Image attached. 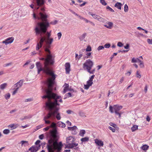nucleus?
Instances as JSON below:
<instances>
[{
	"label": "nucleus",
	"instance_id": "obj_1",
	"mask_svg": "<svg viewBox=\"0 0 152 152\" xmlns=\"http://www.w3.org/2000/svg\"><path fill=\"white\" fill-rule=\"evenodd\" d=\"M33 17L34 19H41L42 22L38 23L34 29L36 35H39L40 38L39 41L37 42L36 47V50H39L43 45L45 41L46 43L45 50L49 51L48 48L51 47V45L53 41V39L50 38L51 35L50 31L49 32L47 31L50 26V23L48 21L47 18V16L45 14L40 12L39 14L36 16L34 13H33Z\"/></svg>",
	"mask_w": 152,
	"mask_h": 152
},
{
	"label": "nucleus",
	"instance_id": "obj_2",
	"mask_svg": "<svg viewBox=\"0 0 152 152\" xmlns=\"http://www.w3.org/2000/svg\"><path fill=\"white\" fill-rule=\"evenodd\" d=\"M46 43L43 47L45 51L47 53H49L47 54V57L45 59V61L44 63V67L37 69L38 73L39 74L40 72L43 71L47 75L51 77H49L47 80L45 82V83L47 86V88L45 89L44 91L46 94L45 95H57L52 92V88L55 84V80L56 77V75L51 71L50 66L53 64L54 61V59L52 58V56L50 52L49 49L50 47L48 48L49 51H46L45 50Z\"/></svg>",
	"mask_w": 152,
	"mask_h": 152
},
{
	"label": "nucleus",
	"instance_id": "obj_3",
	"mask_svg": "<svg viewBox=\"0 0 152 152\" xmlns=\"http://www.w3.org/2000/svg\"><path fill=\"white\" fill-rule=\"evenodd\" d=\"M42 98L48 99L46 106L49 110L57 107V106L59 105L58 103V102H61L62 101L60 96H43Z\"/></svg>",
	"mask_w": 152,
	"mask_h": 152
},
{
	"label": "nucleus",
	"instance_id": "obj_4",
	"mask_svg": "<svg viewBox=\"0 0 152 152\" xmlns=\"http://www.w3.org/2000/svg\"><path fill=\"white\" fill-rule=\"evenodd\" d=\"M49 126H50V128L51 127L53 128V129L52 130L50 131L49 135L50 139L48 141V143H52L54 141H57L58 140L56 124L54 122H53Z\"/></svg>",
	"mask_w": 152,
	"mask_h": 152
},
{
	"label": "nucleus",
	"instance_id": "obj_5",
	"mask_svg": "<svg viewBox=\"0 0 152 152\" xmlns=\"http://www.w3.org/2000/svg\"><path fill=\"white\" fill-rule=\"evenodd\" d=\"M48 143L47 146L48 152H54L56 150L59 152L61 151L63 145L61 142L58 143L57 141H54L52 143Z\"/></svg>",
	"mask_w": 152,
	"mask_h": 152
},
{
	"label": "nucleus",
	"instance_id": "obj_6",
	"mask_svg": "<svg viewBox=\"0 0 152 152\" xmlns=\"http://www.w3.org/2000/svg\"><path fill=\"white\" fill-rule=\"evenodd\" d=\"M93 65V62L90 59H88L86 62L83 64V67L85 70L87 71H89L91 70Z\"/></svg>",
	"mask_w": 152,
	"mask_h": 152
},
{
	"label": "nucleus",
	"instance_id": "obj_7",
	"mask_svg": "<svg viewBox=\"0 0 152 152\" xmlns=\"http://www.w3.org/2000/svg\"><path fill=\"white\" fill-rule=\"evenodd\" d=\"M122 108V106H119L118 105H114L113 107L110 105L109 107V111L111 113H113L114 112L113 109L114 111H117L120 110Z\"/></svg>",
	"mask_w": 152,
	"mask_h": 152
},
{
	"label": "nucleus",
	"instance_id": "obj_8",
	"mask_svg": "<svg viewBox=\"0 0 152 152\" xmlns=\"http://www.w3.org/2000/svg\"><path fill=\"white\" fill-rule=\"evenodd\" d=\"M59 107H55V108L53 109V116H55L56 115V117L57 120H60L61 119V117L60 113L58 112L59 110Z\"/></svg>",
	"mask_w": 152,
	"mask_h": 152
},
{
	"label": "nucleus",
	"instance_id": "obj_9",
	"mask_svg": "<svg viewBox=\"0 0 152 152\" xmlns=\"http://www.w3.org/2000/svg\"><path fill=\"white\" fill-rule=\"evenodd\" d=\"M88 14L92 16L94 18L97 20L99 21L102 22H104L105 21V19H104L95 14H93L92 12H89Z\"/></svg>",
	"mask_w": 152,
	"mask_h": 152
},
{
	"label": "nucleus",
	"instance_id": "obj_10",
	"mask_svg": "<svg viewBox=\"0 0 152 152\" xmlns=\"http://www.w3.org/2000/svg\"><path fill=\"white\" fill-rule=\"evenodd\" d=\"M94 76L95 75H94L91 76L89 80L87 81V84L84 85V88L85 89H88L89 87L92 85L93 83V80Z\"/></svg>",
	"mask_w": 152,
	"mask_h": 152
},
{
	"label": "nucleus",
	"instance_id": "obj_11",
	"mask_svg": "<svg viewBox=\"0 0 152 152\" xmlns=\"http://www.w3.org/2000/svg\"><path fill=\"white\" fill-rule=\"evenodd\" d=\"M67 129L71 131L72 134L73 135L76 134L77 132V128L75 126H74L72 127H68Z\"/></svg>",
	"mask_w": 152,
	"mask_h": 152
},
{
	"label": "nucleus",
	"instance_id": "obj_12",
	"mask_svg": "<svg viewBox=\"0 0 152 152\" xmlns=\"http://www.w3.org/2000/svg\"><path fill=\"white\" fill-rule=\"evenodd\" d=\"M23 81L22 80H19L18 82L12 86V88L18 89L23 85Z\"/></svg>",
	"mask_w": 152,
	"mask_h": 152
},
{
	"label": "nucleus",
	"instance_id": "obj_13",
	"mask_svg": "<svg viewBox=\"0 0 152 152\" xmlns=\"http://www.w3.org/2000/svg\"><path fill=\"white\" fill-rule=\"evenodd\" d=\"M14 40V39L12 37H9L7 38L4 41H3L2 43L5 44L6 45H7L8 44L12 43L13 42Z\"/></svg>",
	"mask_w": 152,
	"mask_h": 152
},
{
	"label": "nucleus",
	"instance_id": "obj_14",
	"mask_svg": "<svg viewBox=\"0 0 152 152\" xmlns=\"http://www.w3.org/2000/svg\"><path fill=\"white\" fill-rule=\"evenodd\" d=\"M40 148V145H39L38 146H32L28 150L31 152H36Z\"/></svg>",
	"mask_w": 152,
	"mask_h": 152
},
{
	"label": "nucleus",
	"instance_id": "obj_15",
	"mask_svg": "<svg viewBox=\"0 0 152 152\" xmlns=\"http://www.w3.org/2000/svg\"><path fill=\"white\" fill-rule=\"evenodd\" d=\"M75 141V139L72 137L69 136L66 138V142L68 143V146H69L70 144L73 143Z\"/></svg>",
	"mask_w": 152,
	"mask_h": 152
},
{
	"label": "nucleus",
	"instance_id": "obj_16",
	"mask_svg": "<svg viewBox=\"0 0 152 152\" xmlns=\"http://www.w3.org/2000/svg\"><path fill=\"white\" fill-rule=\"evenodd\" d=\"M37 6L39 7L42 6L45 3V0H36Z\"/></svg>",
	"mask_w": 152,
	"mask_h": 152
},
{
	"label": "nucleus",
	"instance_id": "obj_17",
	"mask_svg": "<svg viewBox=\"0 0 152 152\" xmlns=\"http://www.w3.org/2000/svg\"><path fill=\"white\" fill-rule=\"evenodd\" d=\"M65 66L66 73L69 74L70 71V64L69 63H66L65 65Z\"/></svg>",
	"mask_w": 152,
	"mask_h": 152
},
{
	"label": "nucleus",
	"instance_id": "obj_18",
	"mask_svg": "<svg viewBox=\"0 0 152 152\" xmlns=\"http://www.w3.org/2000/svg\"><path fill=\"white\" fill-rule=\"evenodd\" d=\"M50 110V111H49L48 114L44 117V119H48L50 118L51 116H53V109Z\"/></svg>",
	"mask_w": 152,
	"mask_h": 152
},
{
	"label": "nucleus",
	"instance_id": "obj_19",
	"mask_svg": "<svg viewBox=\"0 0 152 152\" xmlns=\"http://www.w3.org/2000/svg\"><path fill=\"white\" fill-rule=\"evenodd\" d=\"M94 140L95 143L98 145L99 146H103L104 145L103 142L97 139H95Z\"/></svg>",
	"mask_w": 152,
	"mask_h": 152
},
{
	"label": "nucleus",
	"instance_id": "obj_20",
	"mask_svg": "<svg viewBox=\"0 0 152 152\" xmlns=\"http://www.w3.org/2000/svg\"><path fill=\"white\" fill-rule=\"evenodd\" d=\"M23 12L22 10H19L15 12V16L16 17H22L23 15L22 14Z\"/></svg>",
	"mask_w": 152,
	"mask_h": 152
},
{
	"label": "nucleus",
	"instance_id": "obj_21",
	"mask_svg": "<svg viewBox=\"0 0 152 152\" xmlns=\"http://www.w3.org/2000/svg\"><path fill=\"white\" fill-rule=\"evenodd\" d=\"M64 89L63 91V94L69 91H71L69 88V85L68 84L65 83L64 85Z\"/></svg>",
	"mask_w": 152,
	"mask_h": 152
},
{
	"label": "nucleus",
	"instance_id": "obj_22",
	"mask_svg": "<svg viewBox=\"0 0 152 152\" xmlns=\"http://www.w3.org/2000/svg\"><path fill=\"white\" fill-rule=\"evenodd\" d=\"M113 24L111 22H109L106 24L104 25V26L109 29H111L113 26Z\"/></svg>",
	"mask_w": 152,
	"mask_h": 152
},
{
	"label": "nucleus",
	"instance_id": "obj_23",
	"mask_svg": "<svg viewBox=\"0 0 152 152\" xmlns=\"http://www.w3.org/2000/svg\"><path fill=\"white\" fill-rule=\"evenodd\" d=\"M89 138L88 137H86L84 138H82L80 139L81 143L85 142H88L89 140Z\"/></svg>",
	"mask_w": 152,
	"mask_h": 152
},
{
	"label": "nucleus",
	"instance_id": "obj_24",
	"mask_svg": "<svg viewBox=\"0 0 152 152\" xmlns=\"http://www.w3.org/2000/svg\"><path fill=\"white\" fill-rule=\"evenodd\" d=\"M122 5V4L120 2H117L115 5L114 6L115 7L117 8L119 10L121 9V6Z\"/></svg>",
	"mask_w": 152,
	"mask_h": 152
},
{
	"label": "nucleus",
	"instance_id": "obj_25",
	"mask_svg": "<svg viewBox=\"0 0 152 152\" xmlns=\"http://www.w3.org/2000/svg\"><path fill=\"white\" fill-rule=\"evenodd\" d=\"M57 124L58 126L62 128H64L66 126L65 124L61 121L58 122L57 123Z\"/></svg>",
	"mask_w": 152,
	"mask_h": 152
},
{
	"label": "nucleus",
	"instance_id": "obj_26",
	"mask_svg": "<svg viewBox=\"0 0 152 152\" xmlns=\"http://www.w3.org/2000/svg\"><path fill=\"white\" fill-rule=\"evenodd\" d=\"M86 132L85 130L83 129L81 130L79 132V134L80 136L83 137L85 134Z\"/></svg>",
	"mask_w": 152,
	"mask_h": 152
},
{
	"label": "nucleus",
	"instance_id": "obj_27",
	"mask_svg": "<svg viewBox=\"0 0 152 152\" xmlns=\"http://www.w3.org/2000/svg\"><path fill=\"white\" fill-rule=\"evenodd\" d=\"M7 83H5L1 84L0 85V88L1 90H3L5 89L7 86Z\"/></svg>",
	"mask_w": 152,
	"mask_h": 152
},
{
	"label": "nucleus",
	"instance_id": "obj_28",
	"mask_svg": "<svg viewBox=\"0 0 152 152\" xmlns=\"http://www.w3.org/2000/svg\"><path fill=\"white\" fill-rule=\"evenodd\" d=\"M149 146L146 145H142L141 147V149L144 151H146L148 149Z\"/></svg>",
	"mask_w": 152,
	"mask_h": 152
},
{
	"label": "nucleus",
	"instance_id": "obj_29",
	"mask_svg": "<svg viewBox=\"0 0 152 152\" xmlns=\"http://www.w3.org/2000/svg\"><path fill=\"white\" fill-rule=\"evenodd\" d=\"M20 143L21 144L22 146L24 145V146H26L28 145V142L27 141H21Z\"/></svg>",
	"mask_w": 152,
	"mask_h": 152
},
{
	"label": "nucleus",
	"instance_id": "obj_30",
	"mask_svg": "<svg viewBox=\"0 0 152 152\" xmlns=\"http://www.w3.org/2000/svg\"><path fill=\"white\" fill-rule=\"evenodd\" d=\"M138 126L136 125H133L131 128V130L132 132L138 129Z\"/></svg>",
	"mask_w": 152,
	"mask_h": 152
},
{
	"label": "nucleus",
	"instance_id": "obj_31",
	"mask_svg": "<svg viewBox=\"0 0 152 152\" xmlns=\"http://www.w3.org/2000/svg\"><path fill=\"white\" fill-rule=\"evenodd\" d=\"M140 60L138 58H133L132 59V63H136L138 62H139V61H140Z\"/></svg>",
	"mask_w": 152,
	"mask_h": 152
},
{
	"label": "nucleus",
	"instance_id": "obj_32",
	"mask_svg": "<svg viewBox=\"0 0 152 152\" xmlns=\"http://www.w3.org/2000/svg\"><path fill=\"white\" fill-rule=\"evenodd\" d=\"M78 145L77 143H74L73 142L70 144V145L69 146V147L70 148H73L74 147H75L77 146Z\"/></svg>",
	"mask_w": 152,
	"mask_h": 152
},
{
	"label": "nucleus",
	"instance_id": "obj_33",
	"mask_svg": "<svg viewBox=\"0 0 152 152\" xmlns=\"http://www.w3.org/2000/svg\"><path fill=\"white\" fill-rule=\"evenodd\" d=\"M36 66L37 69L42 68V66L40 62H37L36 63Z\"/></svg>",
	"mask_w": 152,
	"mask_h": 152
},
{
	"label": "nucleus",
	"instance_id": "obj_34",
	"mask_svg": "<svg viewBox=\"0 0 152 152\" xmlns=\"http://www.w3.org/2000/svg\"><path fill=\"white\" fill-rule=\"evenodd\" d=\"M12 94L13 95H14L17 94L18 91V89L16 88H12Z\"/></svg>",
	"mask_w": 152,
	"mask_h": 152
},
{
	"label": "nucleus",
	"instance_id": "obj_35",
	"mask_svg": "<svg viewBox=\"0 0 152 152\" xmlns=\"http://www.w3.org/2000/svg\"><path fill=\"white\" fill-rule=\"evenodd\" d=\"M125 49L129 50V44H126V45L124 47ZM129 50H124V52H127Z\"/></svg>",
	"mask_w": 152,
	"mask_h": 152
},
{
	"label": "nucleus",
	"instance_id": "obj_36",
	"mask_svg": "<svg viewBox=\"0 0 152 152\" xmlns=\"http://www.w3.org/2000/svg\"><path fill=\"white\" fill-rule=\"evenodd\" d=\"M31 115H29L28 116H25L24 118H20L21 120H23L24 119H27L31 118Z\"/></svg>",
	"mask_w": 152,
	"mask_h": 152
},
{
	"label": "nucleus",
	"instance_id": "obj_37",
	"mask_svg": "<svg viewBox=\"0 0 152 152\" xmlns=\"http://www.w3.org/2000/svg\"><path fill=\"white\" fill-rule=\"evenodd\" d=\"M92 50L91 47L90 45H88L87 46V48L86 49V52H90Z\"/></svg>",
	"mask_w": 152,
	"mask_h": 152
},
{
	"label": "nucleus",
	"instance_id": "obj_38",
	"mask_svg": "<svg viewBox=\"0 0 152 152\" xmlns=\"http://www.w3.org/2000/svg\"><path fill=\"white\" fill-rule=\"evenodd\" d=\"M9 126H10L11 128H12V127H14L13 129H15L18 127V124H15H15H10V125H9Z\"/></svg>",
	"mask_w": 152,
	"mask_h": 152
},
{
	"label": "nucleus",
	"instance_id": "obj_39",
	"mask_svg": "<svg viewBox=\"0 0 152 152\" xmlns=\"http://www.w3.org/2000/svg\"><path fill=\"white\" fill-rule=\"evenodd\" d=\"M139 62L140 63L139 65L140 67L141 68H143L144 66L143 62L140 60Z\"/></svg>",
	"mask_w": 152,
	"mask_h": 152
},
{
	"label": "nucleus",
	"instance_id": "obj_40",
	"mask_svg": "<svg viewBox=\"0 0 152 152\" xmlns=\"http://www.w3.org/2000/svg\"><path fill=\"white\" fill-rule=\"evenodd\" d=\"M147 41L148 44L152 45V39L149 38L147 39Z\"/></svg>",
	"mask_w": 152,
	"mask_h": 152
},
{
	"label": "nucleus",
	"instance_id": "obj_41",
	"mask_svg": "<svg viewBox=\"0 0 152 152\" xmlns=\"http://www.w3.org/2000/svg\"><path fill=\"white\" fill-rule=\"evenodd\" d=\"M128 7L126 4L124 5V11L125 12H127L128 11Z\"/></svg>",
	"mask_w": 152,
	"mask_h": 152
},
{
	"label": "nucleus",
	"instance_id": "obj_42",
	"mask_svg": "<svg viewBox=\"0 0 152 152\" xmlns=\"http://www.w3.org/2000/svg\"><path fill=\"white\" fill-rule=\"evenodd\" d=\"M79 115L81 117H85L86 116L85 115V113H84L81 111L79 112Z\"/></svg>",
	"mask_w": 152,
	"mask_h": 152
},
{
	"label": "nucleus",
	"instance_id": "obj_43",
	"mask_svg": "<svg viewBox=\"0 0 152 152\" xmlns=\"http://www.w3.org/2000/svg\"><path fill=\"white\" fill-rule=\"evenodd\" d=\"M10 132V131L8 129H5L4 130L3 133L5 134H7Z\"/></svg>",
	"mask_w": 152,
	"mask_h": 152
},
{
	"label": "nucleus",
	"instance_id": "obj_44",
	"mask_svg": "<svg viewBox=\"0 0 152 152\" xmlns=\"http://www.w3.org/2000/svg\"><path fill=\"white\" fill-rule=\"evenodd\" d=\"M100 1L102 4L103 5L105 6L107 4V3L105 1V0H100Z\"/></svg>",
	"mask_w": 152,
	"mask_h": 152
},
{
	"label": "nucleus",
	"instance_id": "obj_45",
	"mask_svg": "<svg viewBox=\"0 0 152 152\" xmlns=\"http://www.w3.org/2000/svg\"><path fill=\"white\" fill-rule=\"evenodd\" d=\"M136 77L139 78H140L141 77V75L138 72V71H137L136 73Z\"/></svg>",
	"mask_w": 152,
	"mask_h": 152
},
{
	"label": "nucleus",
	"instance_id": "obj_46",
	"mask_svg": "<svg viewBox=\"0 0 152 152\" xmlns=\"http://www.w3.org/2000/svg\"><path fill=\"white\" fill-rule=\"evenodd\" d=\"M104 48V47L103 46H99L97 48V50L99 51Z\"/></svg>",
	"mask_w": 152,
	"mask_h": 152
},
{
	"label": "nucleus",
	"instance_id": "obj_47",
	"mask_svg": "<svg viewBox=\"0 0 152 152\" xmlns=\"http://www.w3.org/2000/svg\"><path fill=\"white\" fill-rule=\"evenodd\" d=\"M30 6L32 9L34 8L35 9L37 10L39 8V7H34V5L33 4L30 5Z\"/></svg>",
	"mask_w": 152,
	"mask_h": 152
},
{
	"label": "nucleus",
	"instance_id": "obj_48",
	"mask_svg": "<svg viewBox=\"0 0 152 152\" xmlns=\"http://www.w3.org/2000/svg\"><path fill=\"white\" fill-rule=\"evenodd\" d=\"M58 23V21L57 20H55L54 21H51L50 24H52L53 25H55L56 24Z\"/></svg>",
	"mask_w": 152,
	"mask_h": 152
},
{
	"label": "nucleus",
	"instance_id": "obj_49",
	"mask_svg": "<svg viewBox=\"0 0 152 152\" xmlns=\"http://www.w3.org/2000/svg\"><path fill=\"white\" fill-rule=\"evenodd\" d=\"M108 128L110 130H112L113 132H115V128H113L111 126H109Z\"/></svg>",
	"mask_w": 152,
	"mask_h": 152
},
{
	"label": "nucleus",
	"instance_id": "obj_50",
	"mask_svg": "<svg viewBox=\"0 0 152 152\" xmlns=\"http://www.w3.org/2000/svg\"><path fill=\"white\" fill-rule=\"evenodd\" d=\"M44 126V125L43 124H41L37 126L36 127L37 129L36 130H37L40 128H42Z\"/></svg>",
	"mask_w": 152,
	"mask_h": 152
},
{
	"label": "nucleus",
	"instance_id": "obj_51",
	"mask_svg": "<svg viewBox=\"0 0 152 152\" xmlns=\"http://www.w3.org/2000/svg\"><path fill=\"white\" fill-rule=\"evenodd\" d=\"M117 46L120 47H121L123 46V44L121 42H118L117 43Z\"/></svg>",
	"mask_w": 152,
	"mask_h": 152
},
{
	"label": "nucleus",
	"instance_id": "obj_52",
	"mask_svg": "<svg viewBox=\"0 0 152 152\" xmlns=\"http://www.w3.org/2000/svg\"><path fill=\"white\" fill-rule=\"evenodd\" d=\"M110 46V45L109 43H107L106 44L104 45V47H105L106 48H109Z\"/></svg>",
	"mask_w": 152,
	"mask_h": 152
},
{
	"label": "nucleus",
	"instance_id": "obj_53",
	"mask_svg": "<svg viewBox=\"0 0 152 152\" xmlns=\"http://www.w3.org/2000/svg\"><path fill=\"white\" fill-rule=\"evenodd\" d=\"M86 36V34L84 33L81 36H80V39H83L84 38H85Z\"/></svg>",
	"mask_w": 152,
	"mask_h": 152
},
{
	"label": "nucleus",
	"instance_id": "obj_54",
	"mask_svg": "<svg viewBox=\"0 0 152 152\" xmlns=\"http://www.w3.org/2000/svg\"><path fill=\"white\" fill-rule=\"evenodd\" d=\"M62 34L61 32H59L57 34V36L58 39H60L61 38Z\"/></svg>",
	"mask_w": 152,
	"mask_h": 152
},
{
	"label": "nucleus",
	"instance_id": "obj_55",
	"mask_svg": "<svg viewBox=\"0 0 152 152\" xmlns=\"http://www.w3.org/2000/svg\"><path fill=\"white\" fill-rule=\"evenodd\" d=\"M107 9H109L111 12H114V10H113L109 6H107L106 7Z\"/></svg>",
	"mask_w": 152,
	"mask_h": 152
},
{
	"label": "nucleus",
	"instance_id": "obj_56",
	"mask_svg": "<svg viewBox=\"0 0 152 152\" xmlns=\"http://www.w3.org/2000/svg\"><path fill=\"white\" fill-rule=\"evenodd\" d=\"M33 100L32 98H29L28 99H26L25 100V102H31Z\"/></svg>",
	"mask_w": 152,
	"mask_h": 152
},
{
	"label": "nucleus",
	"instance_id": "obj_57",
	"mask_svg": "<svg viewBox=\"0 0 152 152\" xmlns=\"http://www.w3.org/2000/svg\"><path fill=\"white\" fill-rule=\"evenodd\" d=\"M109 124L111 126H112L114 128H115V126H116V125L115 124H113V123H110Z\"/></svg>",
	"mask_w": 152,
	"mask_h": 152
},
{
	"label": "nucleus",
	"instance_id": "obj_58",
	"mask_svg": "<svg viewBox=\"0 0 152 152\" xmlns=\"http://www.w3.org/2000/svg\"><path fill=\"white\" fill-rule=\"evenodd\" d=\"M66 112L68 114H71L72 113H73V112L70 110H68L66 111Z\"/></svg>",
	"mask_w": 152,
	"mask_h": 152
},
{
	"label": "nucleus",
	"instance_id": "obj_59",
	"mask_svg": "<svg viewBox=\"0 0 152 152\" xmlns=\"http://www.w3.org/2000/svg\"><path fill=\"white\" fill-rule=\"evenodd\" d=\"M124 79V77H121V78L120 79V81L119 82V84L121 83L123 81Z\"/></svg>",
	"mask_w": 152,
	"mask_h": 152
},
{
	"label": "nucleus",
	"instance_id": "obj_60",
	"mask_svg": "<svg viewBox=\"0 0 152 152\" xmlns=\"http://www.w3.org/2000/svg\"><path fill=\"white\" fill-rule=\"evenodd\" d=\"M146 121L149 122L150 121L151 118L148 115H147L146 118Z\"/></svg>",
	"mask_w": 152,
	"mask_h": 152
},
{
	"label": "nucleus",
	"instance_id": "obj_61",
	"mask_svg": "<svg viewBox=\"0 0 152 152\" xmlns=\"http://www.w3.org/2000/svg\"><path fill=\"white\" fill-rule=\"evenodd\" d=\"M50 128V126H48L44 128L43 129V130H45V131H46L48 130Z\"/></svg>",
	"mask_w": 152,
	"mask_h": 152
},
{
	"label": "nucleus",
	"instance_id": "obj_62",
	"mask_svg": "<svg viewBox=\"0 0 152 152\" xmlns=\"http://www.w3.org/2000/svg\"><path fill=\"white\" fill-rule=\"evenodd\" d=\"M44 135L43 134L40 135L39 136V138L40 139L42 140L44 138Z\"/></svg>",
	"mask_w": 152,
	"mask_h": 152
},
{
	"label": "nucleus",
	"instance_id": "obj_63",
	"mask_svg": "<svg viewBox=\"0 0 152 152\" xmlns=\"http://www.w3.org/2000/svg\"><path fill=\"white\" fill-rule=\"evenodd\" d=\"M30 61H27L23 65V66L24 67L25 66L28 65L30 62Z\"/></svg>",
	"mask_w": 152,
	"mask_h": 152
},
{
	"label": "nucleus",
	"instance_id": "obj_64",
	"mask_svg": "<svg viewBox=\"0 0 152 152\" xmlns=\"http://www.w3.org/2000/svg\"><path fill=\"white\" fill-rule=\"evenodd\" d=\"M131 71H128L127 72L126 74L125 75H126L128 76H129L130 75V74H131Z\"/></svg>",
	"mask_w": 152,
	"mask_h": 152
}]
</instances>
